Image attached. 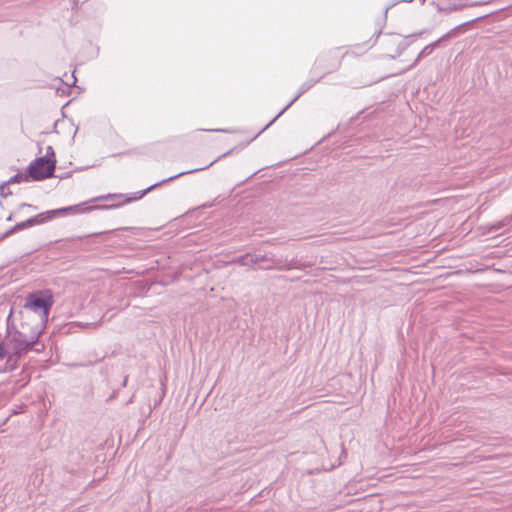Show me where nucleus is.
I'll return each instance as SVG.
<instances>
[{
  "label": "nucleus",
  "instance_id": "obj_2",
  "mask_svg": "<svg viewBox=\"0 0 512 512\" xmlns=\"http://www.w3.org/2000/svg\"><path fill=\"white\" fill-rule=\"evenodd\" d=\"M149 190L136 192L133 196L124 194H107L91 199L88 202L60 208L54 211L55 214H83L95 209H116L131 202L140 200Z\"/></svg>",
  "mask_w": 512,
  "mask_h": 512
},
{
  "label": "nucleus",
  "instance_id": "obj_7",
  "mask_svg": "<svg viewBox=\"0 0 512 512\" xmlns=\"http://www.w3.org/2000/svg\"><path fill=\"white\" fill-rule=\"evenodd\" d=\"M4 353H5L4 347L0 343V359H2L4 357Z\"/></svg>",
  "mask_w": 512,
  "mask_h": 512
},
{
  "label": "nucleus",
  "instance_id": "obj_5",
  "mask_svg": "<svg viewBox=\"0 0 512 512\" xmlns=\"http://www.w3.org/2000/svg\"><path fill=\"white\" fill-rule=\"evenodd\" d=\"M6 188H7V184H3V185L0 186V195L3 196V197H5L6 193H7Z\"/></svg>",
  "mask_w": 512,
  "mask_h": 512
},
{
  "label": "nucleus",
  "instance_id": "obj_4",
  "mask_svg": "<svg viewBox=\"0 0 512 512\" xmlns=\"http://www.w3.org/2000/svg\"><path fill=\"white\" fill-rule=\"evenodd\" d=\"M29 174L26 175V174H17L13 177L10 178V180L8 181V183H20V182H23V181H28L29 180Z\"/></svg>",
  "mask_w": 512,
  "mask_h": 512
},
{
  "label": "nucleus",
  "instance_id": "obj_6",
  "mask_svg": "<svg viewBox=\"0 0 512 512\" xmlns=\"http://www.w3.org/2000/svg\"><path fill=\"white\" fill-rule=\"evenodd\" d=\"M6 188H7V184H3V185L0 186V195L3 196V197H5L6 193H7Z\"/></svg>",
  "mask_w": 512,
  "mask_h": 512
},
{
  "label": "nucleus",
  "instance_id": "obj_1",
  "mask_svg": "<svg viewBox=\"0 0 512 512\" xmlns=\"http://www.w3.org/2000/svg\"><path fill=\"white\" fill-rule=\"evenodd\" d=\"M53 305V295L50 290L29 293L25 304L19 311V326L24 332H37L48 321L49 312Z\"/></svg>",
  "mask_w": 512,
  "mask_h": 512
},
{
  "label": "nucleus",
  "instance_id": "obj_3",
  "mask_svg": "<svg viewBox=\"0 0 512 512\" xmlns=\"http://www.w3.org/2000/svg\"><path fill=\"white\" fill-rule=\"evenodd\" d=\"M55 153L51 146H48L44 156L36 158L28 168L29 177L34 181H41L53 175L55 170Z\"/></svg>",
  "mask_w": 512,
  "mask_h": 512
}]
</instances>
